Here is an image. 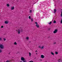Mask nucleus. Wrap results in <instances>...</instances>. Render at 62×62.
<instances>
[{"instance_id": "nucleus-1", "label": "nucleus", "mask_w": 62, "mask_h": 62, "mask_svg": "<svg viewBox=\"0 0 62 62\" xmlns=\"http://www.w3.org/2000/svg\"><path fill=\"white\" fill-rule=\"evenodd\" d=\"M0 48L1 49H4V45L2 44H1L0 45Z\"/></svg>"}, {"instance_id": "nucleus-2", "label": "nucleus", "mask_w": 62, "mask_h": 62, "mask_svg": "<svg viewBox=\"0 0 62 62\" xmlns=\"http://www.w3.org/2000/svg\"><path fill=\"white\" fill-rule=\"evenodd\" d=\"M57 31H58V30L57 29H55L54 31L53 32V33L54 34H55V33H56L57 32Z\"/></svg>"}, {"instance_id": "nucleus-3", "label": "nucleus", "mask_w": 62, "mask_h": 62, "mask_svg": "<svg viewBox=\"0 0 62 62\" xmlns=\"http://www.w3.org/2000/svg\"><path fill=\"white\" fill-rule=\"evenodd\" d=\"M35 23L36 24V27H37V28H39V25H38V23H37V22H35Z\"/></svg>"}, {"instance_id": "nucleus-4", "label": "nucleus", "mask_w": 62, "mask_h": 62, "mask_svg": "<svg viewBox=\"0 0 62 62\" xmlns=\"http://www.w3.org/2000/svg\"><path fill=\"white\" fill-rule=\"evenodd\" d=\"M45 57H44V56L43 55H41V58H44Z\"/></svg>"}, {"instance_id": "nucleus-5", "label": "nucleus", "mask_w": 62, "mask_h": 62, "mask_svg": "<svg viewBox=\"0 0 62 62\" xmlns=\"http://www.w3.org/2000/svg\"><path fill=\"white\" fill-rule=\"evenodd\" d=\"M14 6H12L11 8V10H12L14 9Z\"/></svg>"}, {"instance_id": "nucleus-6", "label": "nucleus", "mask_w": 62, "mask_h": 62, "mask_svg": "<svg viewBox=\"0 0 62 62\" xmlns=\"http://www.w3.org/2000/svg\"><path fill=\"white\" fill-rule=\"evenodd\" d=\"M9 22V21H6L5 22V24H8V23Z\"/></svg>"}, {"instance_id": "nucleus-7", "label": "nucleus", "mask_w": 62, "mask_h": 62, "mask_svg": "<svg viewBox=\"0 0 62 62\" xmlns=\"http://www.w3.org/2000/svg\"><path fill=\"white\" fill-rule=\"evenodd\" d=\"M55 9H54V12H53V13H55L57 11Z\"/></svg>"}, {"instance_id": "nucleus-8", "label": "nucleus", "mask_w": 62, "mask_h": 62, "mask_svg": "<svg viewBox=\"0 0 62 62\" xmlns=\"http://www.w3.org/2000/svg\"><path fill=\"white\" fill-rule=\"evenodd\" d=\"M21 60L22 61H24V60H25L24 58L23 57H22L21 58Z\"/></svg>"}, {"instance_id": "nucleus-9", "label": "nucleus", "mask_w": 62, "mask_h": 62, "mask_svg": "<svg viewBox=\"0 0 62 62\" xmlns=\"http://www.w3.org/2000/svg\"><path fill=\"white\" fill-rule=\"evenodd\" d=\"M20 31H21V30L19 29H18V34H20Z\"/></svg>"}, {"instance_id": "nucleus-10", "label": "nucleus", "mask_w": 62, "mask_h": 62, "mask_svg": "<svg viewBox=\"0 0 62 62\" xmlns=\"http://www.w3.org/2000/svg\"><path fill=\"white\" fill-rule=\"evenodd\" d=\"M44 47V46H43L41 47V49H43Z\"/></svg>"}, {"instance_id": "nucleus-11", "label": "nucleus", "mask_w": 62, "mask_h": 62, "mask_svg": "<svg viewBox=\"0 0 62 62\" xmlns=\"http://www.w3.org/2000/svg\"><path fill=\"white\" fill-rule=\"evenodd\" d=\"M14 45H17V43H16V42H15L14 43Z\"/></svg>"}, {"instance_id": "nucleus-12", "label": "nucleus", "mask_w": 62, "mask_h": 62, "mask_svg": "<svg viewBox=\"0 0 62 62\" xmlns=\"http://www.w3.org/2000/svg\"><path fill=\"white\" fill-rule=\"evenodd\" d=\"M29 56L30 57H31V53H30V52L29 53Z\"/></svg>"}, {"instance_id": "nucleus-13", "label": "nucleus", "mask_w": 62, "mask_h": 62, "mask_svg": "<svg viewBox=\"0 0 62 62\" xmlns=\"http://www.w3.org/2000/svg\"><path fill=\"white\" fill-rule=\"evenodd\" d=\"M26 39H27V40H28V39H29V37H26Z\"/></svg>"}, {"instance_id": "nucleus-14", "label": "nucleus", "mask_w": 62, "mask_h": 62, "mask_svg": "<svg viewBox=\"0 0 62 62\" xmlns=\"http://www.w3.org/2000/svg\"><path fill=\"white\" fill-rule=\"evenodd\" d=\"M7 6L8 7H9V4H7Z\"/></svg>"}, {"instance_id": "nucleus-15", "label": "nucleus", "mask_w": 62, "mask_h": 62, "mask_svg": "<svg viewBox=\"0 0 62 62\" xmlns=\"http://www.w3.org/2000/svg\"><path fill=\"white\" fill-rule=\"evenodd\" d=\"M51 54H52V55H54V53H53V52H51Z\"/></svg>"}, {"instance_id": "nucleus-16", "label": "nucleus", "mask_w": 62, "mask_h": 62, "mask_svg": "<svg viewBox=\"0 0 62 62\" xmlns=\"http://www.w3.org/2000/svg\"><path fill=\"white\" fill-rule=\"evenodd\" d=\"M54 23H56V21L54 20L53 21Z\"/></svg>"}, {"instance_id": "nucleus-17", "label": "nucleus", "mask_w": 62, "mask_h": 62, "mask_svg": "<svg viewBox=\"0 0 62 62\" xmlns=\"http://www.w3.org/2000/svg\"><path fill=\"white\" fill-rule=\"evenodd\" d=\"M58 61L59 62H60V61H61V60L60 59H59L58 60Z\"/></svg>"}, {"instance_id": "nucleus-18", "label": "nucleus", "mask_w": 62, "mask_h": 62, "mask_svg": "<svg viewBox=\"0 0 62 62\" xmlns=\"http://www.w3.org/2000/svg\"><path fill=\"white\" fill-rule=\"evenodd\" d=\"M55 54H58V52H55Z\"/></svg>"}, {"instance_id": "nucleus-19", "label": "nucleus", "mask_w": 62, "mask_h": 62, "mask_svg": "<svg viewBox=\"0 0 62 62\" xmlns=\"http://www.w3.org/2000/svg\"><path fill=\"white\" fill-rule=\"evenodd\" d=\"M2 50L1 49H0V53H2Z\"/></svg>"}, {"instance_id": "nucleus-20", "label": "nucleus", "mask_w": 62, "mask_h": 62, "mask_svg": "<svg viewBox=\"0 0 62 62\" xmlns=\"http://www.w3.org/2000/svg\"><path fill=\"white\" fill-rule=\"evenodd\" d=\"M29 19H31V16H29Z\"/></svg>"}, {"instance_id": "nucleus-21", "label": "nucleus", "mask_w": 62, "mask_h": 62, "mask_svg": "<svg viewBox=\"0 0 62 62\" xmlns=\"http://www.w3.org/2000/svg\"><path fill=\"white\" fill-rule=\"evenodd\" d=\"M56 42H54L53 43L54 44H56Z\"/></svg>"}, {"instance_id": "nucleus-22", "label": "nucleus", "mask_w": 62, "mask_h": 62, "mask_svg": "<svg viewBox=\"0 0 62 62\" xmlns=\"http://www.w3.org/2000/svg\"><path fill=\"white\" fill-rule=\"evenodd\" d=\"M6 62H10V61H9L8 60Z\"/></svg>"}, {"instance_id": "nucleus-23", "label": "nucleus", "mask_w": 62, "mask_h": 62, "mask_svg": "<svg viewBox=\"0 0 62 62\" xmlns=\"http://www.w3.org/2000/svg\"><path fill=\"white\" fill-rule=\"evenodd\" d=\"M61 23H62V19L61 21Z\"/></svg>"}, {"instance_id": "nucleus-24", "label": "nucleus", "mask_w": 62, "mask_h": 62, "mask_svg": "<svg viewBox=\"0 0 62 62\" xmlns=\"http://www.w3.org/2000/svg\"><path fill=\"white\" fill-rule=\"evenodd\" d=\"M51 23H52V22H50V23H48V24H51Z\"/></svg>"}, {"instance_id": "nucleus-25", "label": "nucleus", "mask_w": 62, "mask_h": 62, "mask_svg": "<svg viewBox=\"0 0 62 62\" xmlns=\"http://www.w3.org/2000/svg\"><path fill=\"white\" fill-rule=\"evenodd\" d=\"M2 40V38H0V41H1Z\"/></svg>"}, {"instance_id": "nucleus-26", "label": "nucleus", "mask_w": 62, "mask_h": 62, "mask_svg": "<svg viewBox=\"0 0 62 62\" xmlns=\"http://www.w3.org/2000/svg\"><path fill=\"white\" fill-rule=\"evenodd\" d=\"M29 62H33V61H30Z\"/></svg>"}, {"instance_id": "nucleus-27", "label": "nucleus", "mask_w": 62, "mask_h": 62, "mask_svg": "<svg viewBox=\"0 0 62 62\" xmlns=\"http://www.w3.org/2000/svg\"><path fill=\"white\" fill-rule=\"evenodd\" d=\"M30 12L31 13H32V10H30Z\"/></svg>"}, {"instance_id": "nucleus-28", "label": "nucleus", "mask_w": 62, "mask_h": 62, "mask_svg": "<svg viewBox=\"0 0 62 62\" xmlns=\"http://www.w3.org/2000/svg\"><path fill=\"white\" fill-rule=\"evenodd\" d=\"M4 27H3V26H1V28H3Z\"/></svg>"}, {"instance_id": "nucleus-29", "label": "nucleus", "mask_w": 62, "mask_h": 62, "mask_svg": "<svg viewBox=\"0 0 62 62\" xmlns=\"http://www.w3.org/2000/svg\"><path fill=\"white\" fill-rule=\"evenodd\" d=\"M61 17H62V12H61Z\"/></svg>"}, {"instance_id": "nucleus-30", "label": "nucleus", "mask_w": 62, "mask_h": 62, "mask_svg": "<svg viewBox=\"0 0 62 62\" xmlns=\"http://www.w3.org/2000/svg\"><path fill=\"white\" fill-rule=\"evenodd\" d=\"M39 48H41V46H39Z\"/></svg>"}, {"instance_id": "nucleus-31", "label": "nucleus", "mask_w": 62, "mask_h": 62, "mask_svg": "<svg viewBox=\"0 0 62 62\" xmlns=\"http://www.w3.org/2000/svg\"><path fill=\"white\" fill-rule=\"evenodd\" d=\"M4 41H5L6 40V39L5 38H4Z\"/></svg>"}, {"instance_id": "nucleus-32", "label": "nucleus", "mask_w": 62, "mask_h": 62, "mask_svg": "<svg viewBox=\"0 0 62 62\" xmlns=\"http://www.w3.org/2000/svg\"><path fill=\"white\" fill-rule=\"evenodd\" d=\"M23 62H26V61H23Z\"/></svg>"}, {"instance_id": "nucleus-33", "label": "nucleus", "mask_w": 62, "mask_h": 62, "mask_svg": "<svg viewBox=\"0 0 62 62\" xmlns=\"http://www.w3.org/2000/svg\"><path fill=\"white\" fill-rule=\"evenodd\" d=\"M31 22H33V19H31Z\"/></svg>"}, {"instance_id": "nucleus-34", "label": "nucleus", "mask_w": 62, "mask_h": 62, "mask_svg": "<svg viewBox=\"0 0 62 62\" xmlns=\"http://www.w3.org/2000/svg\"><path fill=\"white\" fill-rule=\"evenodd\" d=\"M35 52H37V50H36V51H35Z\"/></svg>"}, {"instance_id": "nucleus-35", "label": "nucleus", "mask_w": 62, "mask_h": 62, "mask_svg": "<svg viewBox=\"0 0 62 62\" xmlns=\"http://www.w3.org/2000/svg\"><path fill=\"white\" fill-rule=\"evenodd\" d=\"M41 61H42V59H41Z\"/></svg>"}, {"instance_id": "nucleus-36", "label": "nucleus", "mask_w": 62, "mask_h": 62, "mask_svg": "<svg viewBox=\"0 0 62 62\" xmlns=\"http://www.w3.org/2000/svg\"><path fill=\"white\" fill-rule=\"evenodd\" d=\"M36 54H38L37 53H36Z\"/></svg>"}, {"instance_id": "nucleus-37", "label": "nucleus", "mask_w": 62, "mask_h": 62, "mask_svg": "<svg viewBox=\"0 0 62 62\" xmlns=\"http://www.w3.org/2000/svg\"><path fill=\"white\" fill-rule=\"evenodd\" d=\"M22 30V31H23V30Z\"/></svg>"}]
</instances>
